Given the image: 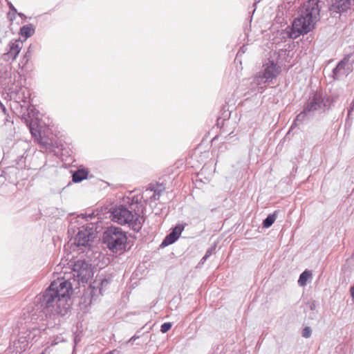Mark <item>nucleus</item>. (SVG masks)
I'll list each match as a JSON object with an SVG mask.
<instances>
[{
	"label": "nucleus",
	"mask_w": 354,
	"mask_h": 354,
	"mask_svg": "<svg viewBox=\"0 0 354 354\" xmlns=\"http://www.w3.org/2000/svg\"><path fill=\"white\" fill-rule=\"evenodd\" d=\"M72 284L67 280H58L51 283L45 292L37 297L46 315H61L67 314L70 309V299Z\"/></svg>",
	"instance_id": "f257e3e1"
},
{
	"label": "nucleus",
	"mask_w": 354,
	"mask_h": 354,
	"mask_svg": "<svg viewBox=\"0 0 354 354\" xmlns=\"http://www.w3.org/2000/svg\"><path fill=\"white\" fill-rule=\"evenodd\" d=\"M319 18V8L317 0H308L301 7L299 16L292 22L290 37L296 39L301 35L311 31Z\"/></svg>",
	"instance_id": "f03ea898"
},
{
	"label": "nucleus",
	"mask_w": 354,
	"mask_h": 354,
	"mask_svg": "<svg viewBox=\"0 0 354 354\" xmlns=\"http://www.w3.org/2000/svg\"><path fill=\"white\" fill-rule=\"evenodd\" d=\"M111 217L113 222L127 224L134 231L138 232L141 229L142 218L124 205L115 207L111 212Z\"/></svg>",
	"instance_id": "7ed1b4c3"
},
{
	"label": "nucleus",
	"mask_w": 354,
	"mask_h": 354,
	"mask_svg": "<svg viewBox=\"0 0 354 354\" xmlns=\"http://www.w3.org/2000/svg\"><path fill=\"white\" fill-rule=\"evenodd\" d=\"M103 243L113 252L125 250L127 241L126 233L118 227H108L103 234Z\"/></svg>",
	"instance_id": "20e7f679"
},
{
	"label": "nucleus",
	"mask_w": 354,
	"mask_h": 354,
	"mask_svg": "<svg viewBox=\"0 0 354 354\" xmlns=\"http://www.w3.org/2000/svg\"><path fill=\"white\" fill-rule=\"evenodd\" d=\"M97 232L94 227L93 224L88 225L82 226L77 232L75 243L78 248L79 250L84 252L86 250H88L91 247V243L93 242L94 239L97 237Z\"/></svg>",
	"instance_id": "39448f33"
},
{
	"label": "nucleus",
	"mask_w": 354,
	"mask_h": 354,
	"mask_svg": "<svg viewBox=\"0 0 354 354\" xmlns=\"http://www.w3.org/2000/svg\"><path fill=\"white\" fill-rule=\"evenodd\" d=\"M280 72V67L273 61L268 60L263 64L262 71L255 75L254 82L257 85L270 82L276 78Z\"/></svg>",
	"instance_id": "423d86ee"
},
{
	"label": "nucleus",
	"mask_w": 354,
	"mask_h": 354,
	"mask_svg": "<svg viewBox=\"0 0 354 354\" xmlns=\"http://www.w3.org/2000/svg\"><path fill=\"white\" fill-rule=\"evenodd\" d=\"M74 276L77 280L86 283L92 277L91 265L85 260L78 259L72 264Z\"/></svg>",
	"instance_id": "0eeeda50"
},
{
	"label": "nucleus",
	"mask_w": 354,
	"mask_h": 354,
	"mask_svg": "<svg viewBox=\"0 0 354 354\" xmlns=\"http://www.w3.org/2000/svg\"><path fill=\"white\" fill-rule=\"evenodd\" d=\"M40 331L39 329L33 328L32 330L21 333L18 339L13 343L14 349L17 353L24 351L30 342H32L35 338L39 335Z\"/></svg>",
	"instance_id": "6e6552de"
},
{
	"label": "nucleus",
	"mask_w": 354,
	"mask_h": 354,
	"mask_svg": "<svg viewBox=\"0 0 354 354\" xmlns=\"http://www.w3.org/2000/svg\"><path fill=\"white\" fill-rule=\"evenodd\" d=\"M333 101L329 98L324 99L320 94L316 93L313 99L305 106L306 111L308 113L320 109L322 108H329Z\"/></svg>",
	"instance_id": "1a4fd4ad"
},
{
	"label": "nucleus",
	"mask_w": 354,
	"mask_h": 354,
	"mask_svg": "<svg viewBox=\"0 0 354 354\" xmlns=\"http://www.w3.org/2000/svg\"><path fill=\"white\" fill-rule=\"evenodd\" d=\"M352 69L353 66L350 62V57H344L333 69L334 78L339 80L343 77H346L352 71Z\"/></svg>",
	"instance_id": "9d476101"
},
{
	"label": "nucleus",
	"mask_w": 354,
	"mask_h": 354,
	"mask_svg": "<svg viewBox=\"0 0 354 354\" xmlns=\"http://www.w3.org/2000/svg\"><path fill=\"white\" fill-rule=\"evenodd\" d=\"M354 5V0H333L332 8L339 12H345Z\"/></svg>",
	"instance_id": "9b49d317"
},
{
	"label": "nucleus",
	"mask_w": 354,
	"mask_h": 354,
	"mask_svg": "<svg viewBox=\"0 0 354 354\" xmlns=\"http://www.w3.org/2000/svg\"><path fill=\"white\" fill-rule=\"evenodd\" d=\"M21 49V43L19 41L10 42V50L8 53L9 57L15 59Z\"/></svg>",
	"instance_id": "f8f14e48"
},
{
	"label": "nucleus",
	"mask_w": 354,
	"mask_h": 354,
	"mask_svg": "<svg viewBox=\"0 0 354 354\" xmlns=\"http://www.w3.org/2000/svg\"><path fill=\"white\" fill-rule=\"evenodd\" d=\"M88 176V171L84 169H79L73 174V181L79 183L86 179Z\"/></svg>",
	"instance_id": "ddd939ff"
},
{
	"label": "nucleus",
	"mask_w": 354,
	"mask_h": 354,
	"mask_svg": "<svg viewBox=\"0 0 354 354\" xmlns=\"http://www.w3.org/2000/svg\"><path fill=\"white\" fill-rule=\"evenodd\" d=\"M178 236H178L176 234V232H171L165 238V239L162 242L160 246L165 247L170 244H172L178 239Z\"/></svg>",
	"instance_id": "4468645a"
},
{
	"label": "nucleus",
	"mask_w": 354,
	"mask_h": 354,
	"mask_svg": "<svg viewBox=\"0 0 354 354\" xmlns=\"http://www.w3.org/2000/svg\"><path fill=\"white\" fill-rule=\"evenodd\" d=\"M34 32H35V30H34L32 26L30 24L24 26L21 28V36L25 37L26 39H27V38L30 37L31 35H32Z\"/></svg>",
	"instance_id": "2eb2a0df"
},
{
	"label": "nucleus",
	"mask_w": 354,
	"mask_h": 354,
	"mask_svg": "<svg viewBox=\"0 0 354 354\" xmlns=\"http://www.w3.org/2000/svg\"><path fill=\"white\" fill-rule=\"evenodd\" d=\"M308 113H309L308 111H306V109L304 108V111L301 112L299 115H297V116L296 117L293 124L291 126V129L302 123L305 120Z\"/></svg>",
	"instance_id": "dca6fc26"
},
{
	"label": "nucleus",
	"mask_w": 354,
	"mask_h": 354,
	"mask_svg": "<svg viewBox=\"0 0 354 354\" xmlns=\"http://www.w3.org/2000/svg\"><path fill=\"white\" fill-rule=\"evenodd\" d=\"M312 276V272L309 270L303 272L299 278L298 283L300 286H304L306 284L307 280Z\"/></svg>",
	"instance_id": "f3484780"
},
{
	"label": "nucleus",
	"mask_w": 354,
	"mask_h": 354,
	"mask_svg": "<svg viewBox=\"0 0 354 354\" xmlns=\"http://www.w3.org/2000/svg\"><path fill=\"white\" fill-rule=\"evenodd\" d=\"M276 220V214H269L267 218L263 221V225L266 228L270 227Z\"/></svg>",
	"instance_id": "a211bd4d"
},
{
	"label": "nucleus",
	"mask_w": 354,
	"mask_h": 354,
	"mask_svg": "<svg viewBox=\"0 0 354 354\" xmlns=\"http://www.w3.org/2000/svg\"><path fill=\"white\" fill-rule=\"evenodd\" d=\"M20 92L23 95V96L21 97L20 93H18V94H17L16 100L17 102L19 100V101H21V102L26 103V100L29 97V95H30L29 92H28V91H27L26 88H21Z\"/></svg>",
	"instance_id": "6ab92c4d"
},
{
	"label": "nucleus",
	"mask_w": 354,
	"mask_h": 354,
	"mask_svg": "<svg viewBox=\"0 0 354 354\" xmlns=\"http://www.w3.org/2000/svg\"><path fill=\"white\" fill-rule=\"evenodd\" d=\"M312 330L309 326H306L302 330V336L305 338H309L311 336Z\"/></svg>",
	"instance_id": "aec40b11"
},
{
	"label": "nucleus",
	"mask_w": 354,
	"mask_h": 354,
	"mask_svg": "<svg viewBox=\"0 0 354 354\" xmlns=\"http://www.w3.org/2000/svg\"><path fill=\"white\" fill-rule=\"evenodd\" d=\"M171 323H169V322L164 323L161 326L160 331L162 333H165L166 332H167L171 328Z\"/></svg>",
	"instance_id": "412c9836"
},
{
	"label": "nucleus",
	"mask_w": 354,
	"mask_h": 354,
	"mask_svg": "<svg viewBox=\"0 0 354 354\" xmlns=\"http://www.w3.org/2000/svg\"><path fill=\"white\" fill-rule=\"evenodd\" d=\"M184 227L181 225H176L172 232H176V234L179 236L183 232Z\"/></svg>",
	"instance_id": "4be33fe9"
},
{
	"label": "nucleus",
	"mask_w": 354,
	"mask_h": 354,
	"mask_svg": "<svg viewBox=\"0 0 354 354\" xmlns=\"http://www.w3.org/2000/svg\"><path fill=\"white\" fill-rule=\"evenodd\" d=\"M214 250V248H212L207 250L205 256L201 259V261H203V262L205 261L212 254V252Z\"/></svg>",
	"instance_id": "5701e85b"
},
{
	"label": "nucleus",
	"mask_w": 354,
	"mask_h": 354,
	"mask_svg": "<svg viewBox=\"0 0 354 354\" xmlns=\"http://www.w3.org/2000/svg\"><path fill=\"white\" fill-rule=\"evenodd\" d=\"M353 110H354V100L351 102L350 108L348 109V117H350V115H351V113L353 111Z\"/></svg>",
	"instance_id": "b1692460"
},
{
	"label": "nucleus",
	"mask_w": 354,
	"mask_h": 354,
	"mask_svg": "<svg viewBox=\"0 0 354 354\" xmlns=\"http://www.w3.org/2000/svg\"><path fill=\"white\" fill-rule=\"evenodd\" d=\"M159 197H160V194L159 193H156V192H154L153 193L151 198H153V200H158Z\"/></svg>",
	"instance_id": "393cba45"
},
{
	"label": "nucleus",
	"mask_w": 354,
	"mask_h": 354,
	"mask_svg": "<svg viewBox=\"0 0 354 354\" xmlns=\"http://www.w3.org/2000/svg\"><path fill=\"white\" fill-rule=\"evenodd\" d=\"M9 7H10V9L13 11L14 12H17V10L16 8L13 6V5L12 3H9Z\"/></svg>",
	"instance_id": "a878e982"
},
{
	"label": "nucleus",
	"mask_w": 354,
	"mask_h": 354,
	"mask_svg": "<svg viewBox=\"0 0 354 354\" xmlns=\"http://www.w3.org/2000/svg\"><path fill=\"white\" fill-rule=\"evenodd\" d=\"M0 107L2 109V111L6 113V107L4 106V105L0 102Z\"/></svg>",
	"instance_id": "bb28decb"
},
{
	"label": "nucleus",
	"mask_w": 354,
	"mask_h": 354,
	"mask_svg": "<svg viewBox=\"0 0 354 354\" xmlns=\"http://www.w3.org/2000/svg\"><path fill=\"white\" fill-rule=\"evenodd\" d=\"M108 283H109V281L105 279V280L102 281L101 286H106V285H108Z\"/></svg>",
	"instance_id": "cd10ccee"
},
{
	"label": "nucleus",
	"mask_w": 354,
	"mask_h": 354,
	"mask_svg": "<svg viewBox=\"0 0 354 354\" xmlns=\"http://www.w3.org/2000/svg\"><path fill=\"white\" fill-rule=\"evenodd\" d=\"M315 306H316V305H315V301H313V302L310 304V308L311 310H313V309H315Z\"/></svg>",
	"instance_id": "c85d7f7f"
},
{
	"label": "nucleus",
	"mask_w": 354,
	"mask_h": 354,
	"mask_svg": "<svg viewBox=\"0 0 354 354\" xmlns=\"http://www.w3.org/2000/svg\"><path fill=\"white\" fill-rule=\"evenodd\" d=\"M350 291H351V293L352 297H353V299H354V286H353V287H351V288Z\"/></svg>",
	"instance_id": "c756f323"
},
{
	"label": "nucleus",
	"mask_w": 354,
	"mask_h": 354,
	"mask_svg": "<svg viewBox=\"0 0 354 354\" xmlns=\"http://www.w3.org/2000/svg\"><path fill=\"white\" fill-rule=\"evenodd\" d=\"M49 353V348H46L42 353L41 354H46V353Z\"/></svg>",
	"instance_id": "7c9ffc66"
},
{
	"label": "nucleus",
	"mask_w": 354,
	"mask_h": 354,
	"mask_svg": "<svg viewBox=\"0 0 354 354\" xmlns=\"http://www.w3.org/2000/svg\"><path fill=\"white\" fill-rule=\"evenodd\" d=\"M30 132L32 136H36V133L33 131L32 128H30Z\"/></svg>",
	"instance_id": "2f4dec72"
},
{
	"label": "nucleus",
	"mask_w": 354,
	"mask_h": 354,
	"mask_svg": "<svg viewBox=\"0 0 354 354\" xmlns=\"http://www.w3.org/2000/svg\"><path fill=\"white\" fill-rule=\"evenodd\" d=\"M137 337L136 336H133L130 339L129 342L135 340Z\"/></svg>",
	"instance_id": "473e14b6"
}]
</instances>
